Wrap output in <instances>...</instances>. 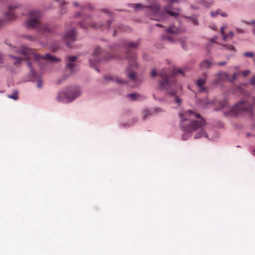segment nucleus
Returning a JSON list of instances; mask_svg holds the SVG:
<instances>
[{
  "instance_id": "f257e3e1",
  "label": "nucleus",
  "mask_w": 255,
  "mask_h": 255,
  "mask_svg": "<svg viewBox=\"0 0 255 255\" xmlns=\"http://www.w3.org/2000/svg\"><path fill=\"white\" fill-rule=\"evenodd\" d=\"M181 127L183 130L186 132H192L200 129L196 133L194 138L202 137H208V134L204 128L206 123L198 114L195 113L192 111L188 110L180 113Z\"/></svg>"
},
{
  "instance_id": "f03ea898",
  "label": "nucleus",
  "mask_w": 255,
  "mask_h": 255,
  "mask_svg": "<svg viewBox=\"0 0 255 255\" xmlns=\"http://www.w3.org/2000/svg\"><path fill=\"white\" fill-rule=\"evenodd\" d=\"M183 71L180 69H163L159 74L161 79L159 80L160 88L166 90L169 95L174 97L175 102L180 105L181 99L176 95L177 85L175 83V76L178 74H182Z\"/></svg>"
},
{
  "instance_id": "7ed1b4c3",
  "label": "nucleus",
  "mask_w": 255,
  "mask_h": 255,
  "mask_svg": "<svg viewBox=\"0 0 255 255\" xmlns=\"http://www.w3.org/2000/svg\"><path fill=\"white\" fill-rule=\"evenodd\" d=\"M255 107V97L253 96L246 97L245 99L238 102L232 107H228L226 101H225L221 105V109L223 110V113L225 116H236L243 112L252 116Z\"/></svg>"
},
{
  "instance_id": "20e7f679",
  "label": "nucleus",
  "mask_w": 255,
  "mask_h": 255,
  "mask_svg": "<svg viewBox=\"0 0 255 255\" xmlns=\"http://www.w3.org/2000/svg\"><path fill=\"white\" fill-rule=\"evenodd\" d=\"M176 1V0H169L168 5L164 8L163 12H160V6L158 3H154L147 6H144L140 3H136L134 4L133 7L136 10L146 7L147 9V11L149 12L151 16L150 19L157 21H162L167 19L170 16L175 18L178 16V12H174L171 10L173 9L172 3Z\"/></svg>"
},
{
  "instance_id": "39448f33",
  "label": "nucleus",
  "mask_w": 255,
  "mask_h": 255,
  "mask_svg": "<svg viewBox=\"0 0 255 255\" xmlns=\"http://www.w3.org/2000/svg\"><path fill=\"white\" fill-rule=\"evenodd\" d=\"M41 13L36 10L29 11L28 18L25 22L26 26L28 28H38L39 31L43 33H51L53 29L47 24H40Z\"/></svg>"
},
{
  "instance_id": "423d86ee",
  "label": "nucleus",
  "mask_w": 255,
  "mask_h": 255,
  "mask_svg": "<svg viewBox=\"0 0 255 255\" xmlns=\"http://www.w3.org/2000/svg\"><path fill=\"white\" fill-rule=\"evenodd\" d=\"M124 45L128 49L127 54V58L129 62V66L126 69L128 77L131 79L133 81L136 82L137 77L135 72L132 70L135 69L137 67V64L136 62V56L134 54L131 53L129 49L135 48L138 44L139 42H132L126 41L124 42Z\"/></svg>"
},
{
  "instance_id": "0eeeda50",
  "label": "nucleus",
  "mask_w": 255,
  "mask_h": 255,
  "mask_svg": "<svg viewBox=\"0 0 255 255\" xmlns=\"http://www.w3.org/2000/svg\"><path fill=\"white\" fill-rule=\"evenodd\" d=\"M20 53L27 59H33L36 61H38L40 59H43L48 61H52L54 62H58L59 61L57 58L52 56L49 54H46L43 56H40L37 54L33 49L27 48L26 47H22Z\"/></svg>"
},
{
  "instance_id": "6e6552de",
  "label": "nucleus",
  "mask_w": 255,
  "mask_h": 255,
  "mask_svg": "<svg viewBox=\"0 0 255 255\" xmlns=\"http://www.w3.org/2000/svg\"><path fill=\"white\" fill-rule=\"evenodd\" d=\"M81 95L80 88L78 87L72 88L68 92H60L57 97V100L62 102H68L73 100Z\"/></svg>"
},
{
  "instance_id": "1a4fd4ad",
  "label": "nucleus",
  "mask_w": 255,
  "mask_h": 255,
  "mask_svg": "<svg viewBox=\"0 0 255 255\" xmlns=\"http://www.w3.org/2000/svg\"><path fill=\"white\" fill-rule=\"evenodd\" d=\"M91 18L90 16H85L84 17L83 21L79 23V25L80 27L84 28L91 27L97 29L101 27L103 30H107L109 29L110 24L112 22V21L110 20L107 21L106 24L101 25L100 24L93 23L91 22Z\"/></svg>"
},
{
  "instance_id": "9d476101",
  "label": "nucleus",
  "mask_w": 255,
  "mask_h": 255,
  "mask_svg": "<svg viewBox=\"0 0 255 255\" xmlns=\"http://www.w3.org/2000/svg\"><path fill=\"white\" fill-rule=\"evenodd\" d=\"M101 49L99 47H96L94 51L92 53L93 58L89 60V62L91 65H95L102 61H106L109 60L110 58L113 57V56L111 54H108V57L105 59H102L100 55L101 54Z\"/></svg>"
},
{
  "instance_id": "9b49d317",
  "label": "nucleus",
  "mask_w": 255,
  "mask_h": 255,
  "mask_svg": "<svg viewBox=\"0 0 255 255\" xmlns=\"http://www.w3.org/2000/svg\"><path fill=\"white\" fill-rule=\"evenodd\" d=\"M76 33L75 29L67 32L64 35L63 40L68 47L76 39Z\"/></svg>"
},
{
  "instance_id": "f8f14e48",
  "label": "nucleus",
  "mask_w": 255,
  "mask_h": 255,
  "mask_svg": "<svg viewBox=\"0 0 255 255\" xmlns=\"http://www.w3.org/2000/svg\"><path fill=\"white\" fill-rule=\"evenodd\" d=\"M229 80V76L224 72H219L215 76V80L212 83V84L216 85L220 82H224Z\"/></svg>"
},
{
  "instance_id": "ddd939ff",
  "label": "nucleus",
  "mask_w": 255,
  "mask_h": 255,
  "mask_svg": "<svg viewBox=\"0 0 255 255\" xmlns=\"http://www.w3.org/2000/svg\"><path fill=\"white\" fill-rule=\"evenodd\" d=\"M205 77L204 78H200L198 79L196 82V84L197 86L199 88V92H203L207 91L208 90V87L204 86V85L206 83L207 74L206 73L204 74Z\"/></svg>"
},
{
  "instance_id": "4468645a",
  "label": "nucleus",
  "mask_w": 255,
  "mask_h": 255,
  "mask_svg": "<svg viewBox=\"0 0 255 255\" xmlns=\"http://www.w3.org/2000/svg\"><path fill=\"white\" fill-rule=\"evenodd\" d=\"M77 59V57L76 56H68L67 57V67L70 70L71 73H73L74 72V67L75 66L74 64V62Z\"/></svg>"
},
{
  "instance_id": "2eb2a0df",
  "label": "nucleus",
  "mask_w": 255,
  "mask_h": 255,
  "mask_svg": "<svg viewBox=\"0 0 255 255\" xmlns=\"http://www.w3.org/2000/svg\"><path fill=\"white\" fill-rule=\"evenodd\" d=\"M166 32L172 34H177L182 32L185 31V28L182 27H177L173 25L171 26L166 29Z\"/></svg>"
},
{
  "instance_id": "dca6fc26",
  "label": "nucleus",
  "mask_w": 255,
  "mask_h": 255,
  "mask_svg": "<svg viewBox=\"0 0 255 255\" xmlns=\"http://www.w3.org/2000/svg\"><path fill=\"white\" fill-rule=\"evenodd\" d=\"M18 6L17 5L12 6L10 5L9 6V8L7 11H6L5 13V16L6 18L9 20L13 19L15 17V14L13 12V9L15 8H17Z\"/></svg>"
},
{
  "instance_id": "f3484780",
  "label": "nucleus",
  "mask_w": 255,
  "mask_h": 255,
  "mask_svg": "<svg viewBox=\"0 0 255 255\" xmlns=\"http://www.w3.org/2000/svg\"><path fill=\"white\" fill-rule=\"evenodd\" d=\"M214 65L215 64L212 60H205L200 63V67L201 69H205Z\"/></svg>"
},
{
  "instance_id": "a211bd4d",
  "label": "nucleus",
  "mask_w": 255,
  "mask_h": 255,
  "mask_svg": "<svg viewBox=\"0 0 255 255\" xmlns=\"http://www.w3.org/2000/svg\"><path fill=\"white\" fill-rule=\"evenodd\" d=\"M127 97L130 98L132 101H140L145 99V97L136 93L128 94L127 95Z\"/></svg>"
},
{
  "instance_id": "6ab92c4d",
  "label": "nucleus",
  "mask_w": 255,
  "mask_h": 255,
  "mask_svg": "<svg viewBox=\"0 0 255 255\" xmlns=\"http://www.w3.org/2000/svg\"><path fill=\"white\" fill-rule=\"evenodd\" d=\"M104 80L106 81H116L118 83H123L124 81L118 79H115L113 77L110 76V75H106L104 77Z\"/></svg>"
},
{
  "instance_id": "aec40b11",
  "label": "nucleus",
  "mask_w": 255,
  "mask_h": 255,
  "mask_svg": "<svg viewBox=\"0 0 255 255\" xmlns=\"http://www.w3.org/2000/svg\"><path fill=\"white\" fill-rule=\"evenodd\" d=\"M7 97L14 100H17L18 99V92L16 90L14 91L12 94L7 95Z\"/></svg>"
},
{
  "instance_id": "412c9836",
  "label": "nucleus",
  "mask_w": 255,
  "mask_h": 255,
  "mask_svg": "<svg viewBox=\"0 0 255 255\" xmlns=\"http://www.w3.org/2000/svg\"><path fill=\"white\" fill-rule=\"evenodd\" d=\"M226 26H224L221 27L220 28V33L222 34L223 36V39L224 40H226L228 38V35L225 34L224 30L226 28Z\"/></svg>"
},
{
  "instance_id": "4be33fe9",
  "label": "nucleus",
  "mask_w": 255,
  "mask_h": 255,
  "mask_svg": "<svg viewBox=\"0 0 255 255\" xmlns=\"http://www.w3.org/2000/svg\"><path fill=\"white\" fill-rule=\"evenodd\" d=\"M163 38L171 42H174L175 41L174 38L171 36L164 35L163 36Z\"/></svg>"
},
{
  "instance_id": "5701e85b",
  "label": "nucleus",
  "mask_w": 255,
  "mask_h": 255,
  "mask_svg": "<svg viewBox=\"0 0 255 255\" xmlns=\"http://www.w3.org/2000/svg\"><path fill=\"white\" fill-rule=\"evenodd\" d=\"M180 42L182 46V47L184 49L186 50L187 49V45L186 43L185 39L184 38H181L180 40Z\"/></svg>"
},
{
  "instance_id": "b1692460",
  "label": "nucleus",
  "mask_w": 255,
  "mask_h": 255,
  "mask_svg": "<svg viewBox=\"0 0 255 255\" xmlns=\"http://www.w3.org/2000/svg\"><path fill=\"white\" fill-rule=\"evenodd\" d=\"M12 58L15 59L16 61L13 62V64L15 66H17L18 64L20 63L22 59L19 57H14L12 56H10Z\"/></svg>"
},
{
  "instance_id": "393cba45",
  "label": "nucleus",
  "mask_w": 255,
  "mask_h": 255,
  "mask_svg": "<svg viewBox=\"0 0 255 255\" xmlns=\"http://www.w3.org/2000/svg\"><path fill=\"white\" fill-rule=\"evenodd\" d=\"M244 55L245 57L253 58L255 56V53L253 52H246Z\"/></svg>"
},
{
  "instance_id": "a878e982",
  "label": "nucleus",
  "mask_w": 255,
  "mask_h": 255,
  "mask_svg": "<svg viewBox=\"0 0 255 255\" xmlns=\"http://www.w3.org/2000/svg\"><path fill=\"white\" fill-rule=\"evenodd\" d=\"M205 4H206V6H209L210 5H211L213 1V0H201Z\"/></svg>"
},
{
  "instance_id": "bb28decb",
  "label": "nucleus",
  "mask_w": 255,
  "mask_h": 255,
  "mask_svg": "<svg viewBox=\"0 0 255 255\" xmlns=\"http://www.w3.org/2000/svg\"><path fill=\"white\" fill-rule=\"evenodd\" d=\"M93 7L91 4H88L86 5L82 6V10L83 11H85L86 9H92Z\"/></svg>"
},
{
  "instance_id": "cd10ccee",
  "label": "nucleus",
  "mask_w": 255,
  "mask_h": 255,
  "mask_svg": "<svg viewBox=\"0 0 255 255\" xmlns=\"http://www.w3.org/2000/svg\"><path fill=\"white\" fill-rule=\"evenodd\" d=\"M123 27L122 25L118 26L116 29L114 30V33H113V36H115L117 34V32L118 31H122L123 30Z\"/></svg>"
},
{
  "instance_id": "c85d7f7f",
  "label": "nucleus",
  "mask_w": 255,
  "mask_h": 255,
  "mask_svg": "<svg viewBox=\"0 0 255 255\" xmlns=\"http://www.w3.org/2000/svg\"><path fill=\"white\" fill-rule=\"evenodd\" d=\"M101 11L104 13H108L110 17L112 16V14L111 12L107 8L102 9Z\"/></svg>"
},
{
  "instance_id": "c756f323",
  "label": "nucleus",
  "mask_w": 255,
  "mask_h": 255,
  "mask_svg": "<svg viewBox=\"0 0 255 255\" xmlns=\"http://www.w3.org/2000/svg\"><path fill=\"white\" fill-rule=\"evenodd\" d=\"M220 10H217L215 11H212L211 12V15L212 17H215L217 15L219 14Z\"/></svg>"
},
{
  "instance_id": "7c9ffc66",
  "label": "nucleus",
  "mask_w": 255,
  "mask_h": 255,
  "mask_svg": "<svg viewBox=\"0 0 255 255\" xmlns=\"http://www.w3.org/2000/svg\"><path fill=\"white\" fill-rule=\"evenodd\" d=\"M190 19L193 21V23L194 24H195V25L198 24V21H197V19L196 18L192 17V18H191Z\"/></svg>"
},
{
  "instance_id": "2f4dec72",
  "label": "nucleus",
  "mask_w": 255,
  "mask_h": 255,
  "mask_svg": "<svg viewBox=\"0 0 255 255\" xmlns=\"http://www.w3.org/2000/svg\"><path fill=\"white\" fill-rule=\"evenodd\" d=\"M219 14H220L223 17H227L228 16V14L227 13L225 12L221 11V10H220Z\"/></svg>"
},
{
  "instance_id": "473e14b6",
  "label": "nucleus",
  "mask_w": 255,
  "mask_h": 255,
  "mask_svg": "<svg viewBox=\"0 0 255 255\" xmlns=\"http://www.w3.org/2000/svg\"><path fill=\"white\" fill-rule=\"evenodd\" d=\"M156 75V72L155 69H153L151 72V76L154 77Z\"/></svg>"
},
{
  "instance_id": "72a5a7b5",
  "label": "nucleus",
  "mask_w": 255,
  "mask_h": 255,
  "mask_svg": "<svg viewBox=\"0 0 255 255\" xmlns=\"http://www.w3.org/2000/svg\"><path fill=\"white\" fill-rule=\"evenodd\" d=\"M250 83L252 85H255V76L251 79Z\"/></svg>"
},
{
  "instance_id": "f704fd0d",
  "label": "nucleus",
  "mask_w": 255,
  "mask_h": 255,
  "mask_svg": "<svg viewBox=\"0 0 255 255\" xmlns=\"http://www.w3.org/2000/svg\"><path fill=\"white\" fill-rule=\"evenodd\" d=\"M236 78H237V74L236 73H235L233 75V79L231 80L229 78V80H228V81H230L233 82L235 79H236Z\"/></svg>"
},
{
  "instance_id": "c9c22d12",
  "label": "nucleus",
  "mask_w": 255,
  "mask_h": 255,
  "mask_svg": "<svg viewBox=\"0 0 255 255\" xmlns=\"http://www.w3.org/2000/svg\"><path fill=\"white\" fill-rule=\"evenodd\" d=\"M227 64V62H218L217 63V65H219V66H224L226 64Z\"/></svg>"
},
{
  "instance_id": "e433bc0d",
  "label": "nucleus",
  "mask_w": 255,
  "mask_h": 255,
  "mask_svg": "<svg viewBox=\"0 0 255 255\" xmlns=\"http://www.w3.org/2000/svg\"><path fill=\"white\" fill-rule=\"evenodd\" d=\"M37 87L39 88H41L42 87V81L40 80H38L37 82Z\"/></svg>"
},
{
  "instance_id": "4c0bfd02",
  "label": "nucleus",
  "mask_w": 255,
  "mask_h": 255,
  "mask_svg": "<svg viewBox=\"0 0 255 255\" xmlns=\"http://www.w3.org/2000/svg\"><path fill=\"white\" fill-rule=\"evenodd\" d=\"M236 30L238 32L240 33H243L244 32V30L242 28H237Z\"/></svg>"
},
{
  "instance_id": "58836bf2",
  "label": "nucleus",
  "mask_w": 255,
  "mask_h": 255,
  "mask_svg": "<svg viewBox=\"0 0 255 255\" xmlns=\"http://www.w3.org/2000/svg\"><path fill=\"white\" fill-rule=\"evenodd\" d=\"M27 38L29 39L31 41H34L36 40L35 37L32 36H27Z\"/></svg>"
},
{
  "instance_id": "ea45409f",
  "label": "nucleus",
  "mask_w": 255,
  "mask_h": 255,
  "mask_svg": "<svg viewBox=\"0 0 255 255\" xmlns=\"http://www.w3.org/2000/svg\"><path fill=\"white\" fill-rule=\"evenodd\" d=\"M249 73H250V71H249V70L244 71H243V72H242V74H243L245 76H247Z\"/></svg>"
},
{
  "instance_id": "a19ab883",
  "label": "nucleus",
  "mask_w": 255,
  "mask_h": 255,
  "mask_svg": "<svg viewBox=\"0 0 255 255\" xmlns=\"http://www.w3.org/2000/svg\"><path fill=\"white\" fill-rule=\"evenodd\" d=\"M228 35V37H230L231 39H232L233 37V35H234V33L232 32V31H230L229 33V34L227 35Z\"/></svg>"
},
{
  "instance_id": "79ce46f5",
  "label": "nucleus",
  "mask_w": 255,
  "mask_h": 255,
  "mask_svg": "<svg viewBox=\"0 0 255 255\" xmlns=\"http://www.w3.org/2000/svg\"><path fill=\"white\" fill-rule=\"evenodd\" d=\"M60 12L61 13H64L66 12V8L64 7H62L60 9Z\"/></svg>"
},
{
  "instance_id": "37998d69",
  "label": "nucleus",
  "mask_w": 255,
  "mask_h": 255,
  "mask_svg": "<svg viewBox=\"0 0 255 255\" xmlns=\"http://www.w3.org/2000/svg\"><path fill=\"white\" fill-rule=\"evenodd\" d=\"M251 23L252 24H254L255 25V28L253 30V33L255 35V20H253L251 21Z\"/></svg>"
},
{
  "instance_id": "c03bdc74",
  "label": "nucleus",
  "mask_w": 255,
  "mask_h": 255,
  "mask_svg": "<svg viewBox=\"0 0 255 255\" xmlns=\"http://www.w3.org/2000/svg\"><path fill=\"white\" fill-rule=\"evenodd\" d=\"M228 48L231 50H234L235 49V47L233 45H229L228 46Z\"/></svg>"
},
{
  "instance_id": "a18cd8bd",
  "label": "nucleus",
  "mask_w": 255,
  "mask_h": 255,
  "mask_svg": "<svg viewBox=\"0 0 255 255\" xmlns=\"http://www.w3.org/2000/svg\"><path fill=\"white\" fill-rule=\"evenodd\" d=\"M3 60V56L0 53V63H2Z\"/></svg>"
},
{
  "instance_id": "49530a36",
  "label": "nucleus",
  "mask_w": 255,
  "mask_h": 255,
  "mask_svg": "<svg viewBox=\"0 0 255 255\" xmlns=\"http://www.w3.org/2000/svg\"><path fill=\"white\" fill-rule=\"evenodd\" d=\"M27 65L28 66V67L31 69V71L33 72V69L31 67V63L29 62H27Z\"/></svg>"
},
{
  "instance_id": "de8ad7c7",
  "label": "nucleus",
  "mask_w": 255,
  "mask_h": 255,
  "mask_svg": "<svg viewBox=\"0 0 255 255\" xmlns=\"http://www.w3.org/2000/svg\"><path fill=\"white\" fill-rule=\"evenodd\" d=\"M65 3V2L64 1V0H62L60 1V5H64V4Z\"/></svg>"
},
{
  "instance_id": "09e8293b",
  "label": "nucleus",
  "mask_w": 255,
  "mask_h": 255,
  "mask_svg": "<svg viewBox=\"0 0 255 255\" xmlns=\"http://www.w3.org/2000/svg\"><path fill=\"white\" fill-rule=\"evenodd\" d=\"M156 25L157 26H159V27H163V26L162 25L158 24V23L156 24Z\"/></svg>"
},
{
  "instance_id": "8fccbe9b",
  "label": "nucleus",
  "mask_w": 255,
  "mask_h": 255,
  "mask_svg": "<svg viewBox=\"0 0 255 255\" xmlns=\"http://www.w3.org/2000/svg\"><path fill=\"white\" fill-rule=\"evenodd\" d=\"M74 5L76 6H78L79 5V4L77 2H74Z\"/></svg>"
},
{
  "instance_id": "3c124183",
  "label": "nucleus",
  "mask_w": 255,
  "mask_h": 255,
  "mask_svg": "<svg viewBox=\"0 0 255 255\" xmlns=\"http://www.w3.org/2000/svg\"><path fill=\"white\" fill-rule=\"evenodd\" d=\"M211 28L213 29H216V27L215 25H213L211 26Z\"/></svg>"
},
{
  "instance_id": "603ef678",
  "label": "nucleus",
  "mask_w": 255,
  "mask_h": 255,
  "mask_svg": "<svg viewBox=\"0 0 255 255\" xmlns=\"http://www.w3.org/2000/svg\"><path fill=\"white\" fill-rule=\"evenodd\" d=\"M216 39V38H215L213 39L212 40V41H212V42H215Z\"/></svg>"
},
{
  "instance_id": "864d4df0",
  "label": "nucleus",
  "mask_w": 255,
  "mask_h": 255,
  "mask_svg": "<svg viewBox=\"0 0 255 255\" xmlns=\"http://www.w3.org/2000/svg\"><path fill=\"white\" fill-rule=\"evenodd\" d=\"M253 154L255 156V149L253 151Z\"/></svg>"
},
{
  "instance_id": "5fc2aeb1",
  "label": "nucleus",
  "mask_w": 255,
  "mask_h": 255,
  "mask_svg": "<svg viewBox=\"0 0 255 255\" xmlns=\"http://www.w3.org/2000/svg\"><path fill=\"white\" fill-rule=\"evenodd\" d=\"M182 139H185V138H184V136H183V137H182Z\"/></svg>"
},
{
  "instance_id": "6e6d98bb",
  "label": "nucleus",
  "mask_w": 255,
  "mask_h": 255,
  "mask_svg": "<svg viewBox=\"0 0 255 255\" xmlns=\"http://www.w3.org/2000/svg\"><path fill=\"white\" fill-rule=\"evenodd\" d=\"M254 62L255 63V59L254 60Z\"/></svg>"
},
{
  "instance_id": "4d7b16f0",
  "label": "nucleus",
  "mask_w": 255,
  "mask_h": 255,
  "mask_svg": "<svg viewBox=\"0 0 255 255\" xmlns=\"http://www.w3.org/2000/svg\"><path fill=\"white\" fill-rule=\"evenodd\" d=\"M55 1H58V0H55Z\"/></svg>"
}]
</instances>
